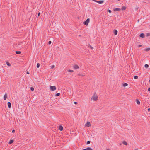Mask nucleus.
I'll return each mask as SVG.
<instances>
[{
    "label": "nucleus",
    "mask_w": 150,
    "mask_h": 150,
    "mask_svg": "<svg viewBox=\"0 0 150 150\" xmlns=\"http://www.w3.org/2000/svg\"><path fill=\"white\" fill-rule=\"evenodd\" d=\"M148 91L150 92V87L148 88Z\"/></svg>",
    "instance_id": "obj_37"
},
{
    "label": "nucleus",
    "mask_w": 150,
    "mask_h": 150,
    "mask_svg": "<svg viewBox=\"0 0 150 150\" xmlns=\"http://www.w3.org/2000/svg\"><path fill=\"white\" fill-rule=\"evenodd\" d=\"M146 35L147 36H150V33H148L146 34Z\"/></svg>",
    "instance_id": "obj_30"
},
{
    "label": "nucleus",
    "mask_w": 150,
    "mask_h": 150,
    "mask_svg": "<svg viewBox=\"0 0 150 150\" xmlns=\"http://www.w3.org/2000/svg\"><path fill=\"white\" fill-rule=\"evenodd\" d=\"M98 96L95 93L92 96L91 99L94 101H96L98 100Z\"/></svg>",
    "instance_id": "obj_1"
},
{
    "label": "nucleus",
    "mask_w": 150,
    "mask_h": 150,
    "mask_svg": "<svg viewBox=\"0 0 150 150\" xmlns=\"http://www.w3.org/2000/svg\"><path fill=\"white\" fill-rule=\"evenodd\" d=\"M117 31L116 30H114V33L115 35H117Z\"/></svg>",
    "instance_id": "obj_11"
},
{
    "label": "nucleus",
    "mask_w": 150,
    "mask_h": 150,
    "mask_svg": "<svg viewBox=\"0 0 150 150\" xmlns=\"http://www.w3.org/2000/svg\"><path fill=\"white\" fill-rule=\"evenodd\" d=\"M16 52L17 54H19L21 53V52L19 51H16Z\"/></svg>",
    "instance_id": "obj_19"
},
{
    "label": "nucleus",
    "mask_w": 150,
    "mask_h": 150,
    "mask_svg": "<svg viewBox=\"0 0 150 150\" xmlns=\"http://www.w3.org/2000/svg\"><path fill=\"white\" fill-rule=\"evenodd\" d=\"M81 36V35H79V36Z\"/></svg>",
    "instance_id": "obj_45"
},
{
    "label": "nucleus",
    "mask_w": 150,
    "mask_h": 150,
    "mask_svg": "<svg viewBox=\"0 0 150 150\" xmlns=\"http://www.w3.org/2000/svg\"><path fill=\"white\" fill-rule=\"evenodd\" d=\"M30 89L32 91H33L34 90V88L33 87H31L30 88Z\"/></svg>",
    "instance_id": "obj_28"
},
{
    "label": "nucleus",
    "mask_w": 150,
    "mask_h": 150,
    "mask_svg": "<svg viewBox=\"0 0 150 150\" xmlns=\"http://www.w3.org/2000/svg\"><path fill=\"white\" fill-rule=\"evenodd\" d=\"M108 12L110 13H111V10H108Z\"/></svg>",
    "instance_id": "obj_32"
},
{
    "label": "nucleus",
    "mask_w": 150,
    "mask_h": 150,
    "mask_svg": "<svg viewBox=\"0 0 150 150\" xmlns=\"http://www.w3.org/2000/svg\"><path fill=\"white\" fill-rule=\"evenodd\" d=\"M83 71V70L82 69L80 70V71H78L77 72V74L79 76H84L85 75L84 74H83L82 73V72Z\"/></svg>",
    "instance_id": "obj_2"
},
{
    "label": "nucleus",
    "mask_w": 150,
    "mask_h": 150,
    "mask_svg": "<svg viewBox=\"0 0 150 150\" xmlns=\"http://www.w3.org/2000/svg\"><path fill=\"white\" fill-rule=\"evenodd\" d=\"M120 10V9L119 8H116L114 9V11H119Z\"/></svg>",
    "instance_id": "obj_14"
},
{
    "label": "nucleus",
    "mask_w": 150,
    "mask_h": 150,
    "mask_svg": "<svg viewBox=\"0 0 150 150\" xmlns=\"http://www.w3.org/2000/svg\"><path fill=\"white\" fill-rule=\"evenodd\" d=\"M77 104V102H76V105Z\"/></svg>",
    "instance_id": "obj_41"
},
{
    "label": "nucleus",
    "mask_w": 150,
    "mask_h": 150,
    "mask_svg": "<svg viewBox=\"0 0 150 150\" xmlns=\"http://www.w3.org/2000/svg\"><path fill=\"white\" fill-rule=\"evenodd\" d=\"M74 104H75V102H74Z\"/></svg>",
    "instance_id": "obj_43"
},
{
    "label": "nucleus",
    "mask_w": 150,
    "mask_h": 150,
    "mask_svg": "<svg viewBox=\"0 0 150 150\" xmlns=\"http://www.w3.org/2000/svg\"><path fill=\"white\" fill-rule=\"evenodd\" d=\"M144 67H145V68H147L149 67V65L147 64H146L145 65Z\"/></svg>",
    "instance_id": "obj_21"
},
{
    "label": "nucleus",
    "mask_w": 150,
    "mask_h": 150,
    "mask_svg": "<svg viewBox=\"0 0 150 150\" xmlns=\"http://www.w3.org/2000/svg\"><path fill=\"white\" fill-rule=\"evenodd\" d=\"M106 150H110L108 149H107Z\"/></svg>",
    "instance_id": "obj_42"
},
{
    "label": "nucleus",
    "mask_w": 150,
    "mask_h": 150,
    "mask_svg": "<svg viewBox=\"0 0 150 150\" xmlns=\"http://www.w3.org/2000/svg\"><path fill=\"white\" fill-rule=\"evenodd\" d=\"M59 129L60 131H62L63 129V127L62 126L60 125L59 126Z\"/></svg>",
    "instance_id": "obj_6"
},
{
    "label": "nucleus",
    "mask_w": 150,
    "mask_h": 150,
    "mask_svg": "<svg viewBox=\"0 0 150 150\" xmlns=\"http://www.w3.org/2000/svg\"><path fill=\"white\" fill-rule=\"evenodd\" d=\"M90 21V19L88 18H87L86 21L83 22V24L84 25L87 26L88 25V23H89Z\"/></svg>",
    "instance_id": "obj_3"
},
{
    "label": "nucleus",
    "mask_w": 150,
    "mask_h": 150,
    "mask_svg": "<svg viewBox=\"0 0 150 150\" xmlns=\"http://www.w3.org/2000/svg\"><path fill=\"white\" fill-rule=\"evenodd\" d=\"M149 82H150V79L149 80Z\"/></svg>",
    "instance_id": "obj_46"
},
{
    "label": "nucleus",
    "mask_w": 150,
    "mask_h": 150,
    "mask_svg": "<svg viewBox=\"0 0 150 150\" xmlns=\"http://www.w3.org/2000/svg\"><path fill=\"white\" fill-rule=\"evenodd\" d=\"M90 143V141H88L87 142V144H89Z\"/></svg>",
    "instance_id": "obj_29"
},
{
    "label": "nucleus",
    "mask_w": 150,
    "mask_h": 150,
    "mask_svg": "<svg viewBox=\"0 0 150 150\" xmlns=\"http://www.w3.org/2000/svg\"><path fill=\"white\" fill-rule=\"evenodd\" d=\"M27 74H29V73L28 71H27Z\"/></svg>",
    "instance_id": "obj_40"
},
{
    "label": "nucleus",
    "mask_w": 150,
    "mask_h": 150,
    "mask_svg": "<svg viewBox=\"0 0 150 150\" xmlns=\"http://www.w3.org/2000/svg\"><path fill=\"white\" fill-rule=\"evenodd\" d=\"M83 150H93V149L90 147H88L86 149H83Z\"/></svg>",
    "instance_id": "obj_9"
},
{
    "label": "nucleus",
    "mask_w": 150,
    "mask_h": 150,
    "mask_svg": "<svg viewBox=\"0 0 150 150\" xmlns=\"http://www.w3.org/2000/svg\"><path fill=\"white\" fill-rule=\"evenodd\" d=\"M40 64L39 63H38L37 65V67L38 68L40 67Z\"/></svg>",
    "instance_id": "obj_27"
},
{
    "label": "nucleus",
    "mask_w": 150,
    "mask_h": 150,
    "mask_svg": "<svg viewBox=\"0 0 150 150\" xmlns=\"http://www.w3.org/2000/svg\"><path fill=\"white\" fill-rule=\"evenodd\" d=\"M150 50V48H148L145 49V50L146 51H148Z\"/></svg>",
    "instance_id": "obj_20"
},
{
    "label": "nucleus",
    "mask_w": 150,
    "mask_h": 150,
    "mask_svg": "<svg viewBox=\"0 0 150 150\" xmlns=\"http://www.w3.org/2000/svg\"><path fill=\"white\" fill-rule=\"evenodd\" d=\"M74 68H75V66H74Z\"/></svg>",
    "instance_id": "obj_44"
},
{
    "label": "nucleus",
    "mask_w": 150,
    "mask_h": 150,
    "mask_svg": "<svg viewBox=\"0 0 150 150\" xmlns=\"http://www.w3.org/2000/svg\"><path fill=\"white\" fill-rule=\"evenodd\" d=\"M148 111H150V108H148Z\"/></svg>",
    "instance_id": "obj_39"
},
{
    "label": "nucleus",
    "mask_w": 150,
    "mask_h": 150,
    "mask_svg": "<svg viewBox=\"0 0 150 150\" xmlns=\"http://www.w3.org/2000/svg\"><path fill=\"white\" fill-rule=\"evenodd\" d=\"M122 143L125 145H127V143L125 141H124Z\"/></svg>",
    "instance_id": "obj_13"
},
{
    "label": "nucleus",
    "mask_w": 150,
    "mask_h": 150,
    "mask_svg": "<svg viewBox=\"0 0 150 150\" xmlns=\"http://www.w3.org/2000/svg\"><path fill=\"white\" fill-rule=\"evenodd\" d=\"M7 98V95L6 94H5L4 95V100H6Z\"/></svg>",
    "instance_id": "obj_12"
},
{
    "label": "nucleus",
    "mask_w": 150,
    "mask_h": 150,
    "mask_svg": "<svg viewBox=\"0 0 150 150\" xmlns=\"http://www.w3.org/2000/svg\"><path fill=\"white\" fill-rule=\"evenodd\" d=\"M54 65H52V68L53 69V68H54Z\"/></svg>",
    "instance_id": "obj_35"
},
{
    "label": "nucleus",
    "mask_w": 150,
    "mask_h": 150,
    "mask_svg": "<svg viewBox=\"0 0 150 150\" xmlns=\"http://www.w3.org/2000/svg\"><path fill=\"white\" fill-rule=\"evenodd\" d=\"M91 125L90 122L88 121L85 124V125L86 127H88L91 126Z\"/></svg>",
    "instance_id": "obj_5"
},
{
    "label": "nucleus",
    "mask_w": 150,
    "mask_h": 150,
    "mask_svg": "<svg viewBox=\"0 0 150 150\" xmlns=\"http://www.w3.org/2000/svg\"><path fill=\"white\" fill-rule=\"evenodd\" d=\"M15 132V131L13 129L12 131V132L13 133H14V132Z\"/></svg>",
    "instance_id": "obj_36"
},
{
    "label": "nucleus",
    "mask_w": 150,
    "mask_h": 150,
    "mask_svg": "<svg viewBox=\"0 0 150 150\" xmlns=\"http://www.w3.org/2000/svg\"><path fill=\"white\" fill-rule=\"evenodd\" d=\"M139 36L141 38H144L145 37V35L144 34L142 33L140 34Z\"/></svg>",
    "instance_id": "obj_8"
},
{
    "label": "nucleus",
    "mask_w": 150,
    "mask_h": 150,
    "mask_svg": "<svg viewBox=\"0 0 150 150\" xmlns=\"http://www.w3.org/2000/svg\"><path fill=\"white\" fill-rule=\"evenodd\" d=\"M138 77L137 76H134V78L135 79H138Z\"/></svg>",
    "instance_id": "obj_26"
},
{
    "label": "nucleus",
    "mask_w": 150,
    "mask_h": 150,
    "mask_svg": "<svg viewBox=\"0 0 150 150\" xmlns=\"http://www.w3.org/2000/svg\"><path fill=\"white\" fill-rule=\"evenodd\" d=\"M89 46H90V47L91 49H93V48L92 46H91L90 45H89Z\"/></svg>",
    "instance_id": "obj_33"
},
{
    "label": "nucleus",
    "mask_w": 150,
    "mask_h": 150,
    "mask_svg": "<svg viewBox=\"0 0 150 150\" xmlns=\"http://www.w3.org/2000/svg\"><path fill=\"white\" fill-rule=\"evenodd\" d=\"M96 2L99 4H102L104 2L103 0H100L96 1Z\"/></svg>",
    "instance_id": "obj_7"
},
{
    "label": "nucleus",
    "mask_w": 150,
    "mask_h": 150,
    "mask_svg": "<svg viewBox=\"0 0 150 150\" xmlns=\"http://www.w3.org/2000/svg\"><path fill=\"white\" fill-rule=\"evenodd\" d=\"M40 15V12H39L38 13V16H39Z\"/></svg>",
    "instance_id": "obj_34"
},
{
    "label": "nucleus",
    "mask_w": 150,
    "mask_h": 150,
    "mask_svg": "<svg viewBox=\"0 0 150 150\" xmlns=\"http://www.w3.org/2000/svg\"><path fill=\"white\" fill-rule=\"evenodd\" d=\"M142 46V45H138V47H140Z\"/></svg>",
    "instance_id": "obj_38"
},
{
    "label": "nucleus",
    "mask_w": 150,
    "mask_h": 150,
    "mask_svg": "<svg viewBox=\"0 0 150 150\" xmlns=\"http://www.w3.org/2000/svg\"><path fill=\"white\" fill-rule=\"evenodd\" d=\"M60 95V93H58L55 95L56 96H59Z\"/></svg>",
    "instance_id": "obj_23"
},
{
    "label": "nucleus",
    "mask_w": 150,
    "mask_h": 150,
    "mask_svg": "<svg viewBox=\"0 0 150 150\" xmlns=\"http://www.w3.org/2000/svg\"><path fill=\"white\" fill-rule=\"evenodd\" d=\"M14 142L13 140H10L9 142V144H11L12 143Z\"/></svg>",
    "instance_id": "obj_15"
},
{
    "label": "nucleus",
    "mask_w": 150,
    "mask_h": 150,
    "mask_svg": "<svg viewBox=\"0 0 150 150\" xmlns=\"http://www.w3.org/2000/svg\"><path fill=\"white\" fill-rule=\"evenodd\" d=\"M128 85V84L127 83H124L123 84V86L124 87H126Z\"/></svg>",
    "instance_id": "obj_17"
},
{
    "label": "nucleus",
    "mask_w": 150,
    "mask_h": 150,
    "mask_svg": "<svg viewBox=\"0 0 150 150\" xmlns=\"http://www.w3.org/2000/svg\"><path fill=\"white\" fill-rule=\"evenodd\" d=\"M50 88L51 90L52 91L55 90L56 89V87L55 86H50Z\"/></svg>",
    "instance_id": "obj_4"
},
{
    "label": "nucleus",
    "mask_w": 150,
    "mask_h": 150,
    "mask_svg": "<svg viewBox=\"0 0 150 150\" xmlns=\"http://www.w3.org/2000/svg\"><path fill=\"white\" fill-rule=\"evenodd\" d=\"M7 104L8 107V108H11V104L10 102H8Z\"/></svg>",
    "instance_id": "obj_10"
},
{
    "label": "nucleus",
    "mask_w": 150,
    "mask_h": 150,
    "mask_svg": "<svg viewBox=\"0 0 150 150\" xmlns=\"http://www.w3.org/2000/svg\"><path fill=\"white\" fill-rule=\"evenodd\" d=\"M79 68L78 65H76V69H79Z\"/></svg>",
    "instance_id": "obj_24"
},
{
    "label": "nucleus",
    "mask_w": 150,
    "mask_h": 150,
    "mask_svg": "<svg viewBox=\"0 0 150 150\" xmlns=\"http://www.w3.org/2000/svg\"><path fill=\"white\" fill-rule=\"evenodd\" d=\"M136 102L138 104V105H139L140 104V101L138 100V99H136Z\"/></svg>",
    "instance_id": "obj_16"
},
{
    "label": "nucleus",
    "mask_w": 150,
    "mask_h": 150,
    "mask_svg": "<svg viewBox=\"0 0 150 150\" xmlns=\"http://www.w3.org/2000/svg\"><path fill=\"white\" fill-rule=\"evenodd\" d=\"M68 72H73V70H70V69H69V70H68Z\"/></svg>",
    "instance_id": "obj_25"
},
{
    "label": "nucleus",
    "mask_w": 150,
    "mask_h": 150,
    "mask_svg": "<svg viewBox=\"0 0 150 150\" xmlns=\"http://www.w3.org/2000/svg\"><path fill=\"white\" fill-rule=\"evenodd\" d=\"M6 63L7 65L8 66H11V65L10 64L9 62H7Z\"/></svg>",
    "instance_id": "obj_18"
},
{
    "label": "nucleus",
    "mask_w": 150,
    "mask_h": 150,
    "mask_svg": "<svg viewBox=\"0 0 150 150\" xmlns=\"http://www.w3.org/2000/svg\"><path fill=\"white\" fill-rule=\"evenodd\" d=\"M126 9V7H125V6H123L122 8V10H125V9Z\"/></svg>",
    "instance_id": "obj_22"
},
{
    "label": "nucleus",
    "mask_w": 150,
    "mask_h": 150,
    "mask_svg": "<svg viewBox=\"0 0 150 150\" xmlns=\"http://www.w3.org/2000/svg\"><path fill=\"white\" fill-rule=\"evenodd\" d=\"M51 41H49L48 42V44H50L51 43Z\"/></svg>",
    "instance_id": "obj_31"
}]
</instances>
